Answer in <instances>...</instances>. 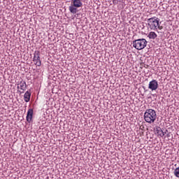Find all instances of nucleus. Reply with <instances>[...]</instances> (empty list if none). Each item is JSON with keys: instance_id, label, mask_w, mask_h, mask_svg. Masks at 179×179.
Returning <instances> with one entry per match:
<instances>
[{"instance_id": "obj_1", "label": "nucleus", "mask_w": 179, "mask_h": 179, "mask_svg": "<svg viewBox=\"0 0 179 179\" xmlns=\"http://www.w3.org/2000/svg\"><path fill=\"white\" fill-rule=\"evenodd\" d=\"M157 118V114L156 110L153 109H147L144 113V120L145 122L148 124H153L156 119Z\"/></svg>"}, {"instance_id": "obj_2", "label": "nucleus", "mask_w": 179, "mask_h": 179, "mask_svg": "<svg viewBox=\"0 0 179 179\" xmlns=\"http://www.w3.org/2000/svg\"><path fill=\"white\" fill-rule=\"evenodd\" d=\"M148 23V29H150V30H162L163 29V27L159 25V18H157L156 17L149 18L147 20Z\"/></svg>"}, {"instance_id": "obj_3", "label": "nucleus", "mask_w": 179, "mask_h": 179, "mask_svg": "<svg viewBox=\"0 0 179 179\" xmlns=\"http://www.w3.org/2000/svg\"><path fill=\"white\" fill-rule=\"evenodd\" d=\"M83 3H82V0H72L71 6L69 7V10L71 13L75 15V13H78V8H82Z\"/></svg>"}, {"instance_id": "obj_4", "label": "nucleus", "mask_w": 179, "mask_h": 179, "mask_svg": "<svg viewBox=\"0 0 179 179\" xmlns=\"http://www.w3.org/2000/svg\"><path fill=\"white\" fill-rule=\"evenodd\" d=\"M148 45V41L145 38L136 39L133 41V47L136 50H143Z\"/></svg>"}, {"instance_id": "obj_5", "label": "nucleus", "mask_w": 179, "mask_h": 179, "mask_svg": "<svg viewBox=\"0 0 179 179\" xmlns=\"http://www.w3.org/2000/svg\"><path fill=\"white\" fill-rule=\"evenodd\" d=\"M34 62L37 66H41V60L40 59V52H35L34 54Z\"/></svg>"}, {"instance_id": "obj_6", "label": "nucleus", "mask_w": 179, "mask_h": 179, "mask_svg": "<svg viewBox=\"0 0 179 179\" xmlns=\"http://www.w3.org/2000/svg\"><path fill=\"white\" fill-rule=\"evenodd\" d=\"M157 87H159V83H157V80H152L149 83L148 89H150V90H152V92H153L154 90H157Z\"/></svg>"}, {"instance_id": "obj_7", "label": "nucleus", "mask_w": 179, "mask_h": 179, "mask_svg": "<svg viewBox=\"0 0 179 179\" xmlns=\"http://www.w3.org/2000/svg\"><path fill=\"white\" fill-rule=\"evenodd\" d=\"M33 113L34 110L31 108H29L27 111L26 119L27 122L29 123L31 122V121L33 120Z\"/></svg>"}, {"instance_id": "obj_8", "label": "nucleus", "mask_w": 179, "mask_h": 179, "mask_svg": "<svg viewBox=\"0 0 179 179\" xmlns=\"http://www.w3.org/2000/svg\"><path fill=\"white\" fill-rule=\"evenodd\" d=\"M30 97H31V90H27L24 94V100L25 103L30 101Z\"/></svg>"}, {"instance_id": "obj_9", "label": "nucleus", "mask_w": 179, "mask_h": 179, "mask_svg": "<svg viewBox=\"0 0 179 179\" xmlns=\"http://www.w3.org/2000/svg\"><path fill=\"white\" fill-rule=\"evenodd\" d=\"M17 88H20L23 92L26 91V90L27 89V84H26V81H20V83L18 84Z\"/></svg>"}, {"instance_id": "obj_10", "label": "nucleus", "mask_w": 179, "mask_h": 179, "mask_svg": "<svg viewBox=\"0 0 179 179\" xmlns=\"http://www.w3.org/2000/svg\"><path fill=\"white\" fill-rule=\"evenodd\" d=\"M156 133L157 134L158 136H161V138H163V136L165 135L166 132L163 131L162 130V128L159 127H157L156 129Z\"/></svg>"}, {"instance_id": "obj_11", "label": "nucleus", "mask_w": 179, "mask_h": 179, "mask_svg": "<svg viewBox=\"0 0 179 179\" xmlns=\"http://www.w3.org/2000/svg\"><path fill=\"white\" fill-rule=\"evenodd\" d=\"M148 37L151 40H155L157 37V34L156 32L151 31L148 34Z\"/></svg>"}, {"instance_id": "obj_12", "label": "nucleus", "mask_w": 179, "mask_h": 179, "mask_svg": "<svg viewBox=\"0 0 179 179\" xmlns=\"http://www.w3.org/2000/svg\"><path fill=\"white\" fill-rule=\"evenodd\" d=\"M173 174L176 177H177L178 178H179V167L176 168L174 170Z\"/></svg>"}, {"instance_id": "obj_13", "label": "nucleus", "mask_w": 179, "mask_h": 179, "mask_svg": "<svg viewBox=\"0 0 179 179\" xmlns=\"http://www.w3.org/2000/svg\"><path fill=\"white\" fill-rule=\"evenodd\" d=\"M140 68L143 69V68H146V64L144 62H141L140 64Z\"/></svg>"}, {"instance_id": "obj_14", "label": "nucleus", "mask_w": 179, "mask_h": 179, "mask_svg": "<svg viewBox=\"0 0 179 179\" xmlns=\"http://www.w3.org/2000/svg\"><path fill=\"white\" fill-rule=\"evenodd\" d=\"M119 2H121V0H119Z\"/></svg>"}, {"instance_id": "obj_15", "label": "nucleus", "mask_w": 179, "mask_h": 179, "mask_svg": "<svg viewBox=\"0 0 179 179\" xmlns=\"http://www.w3.org/2000/svg\"><path fill=\"white\" fill-rule=\"evenodd\" d=\"M3 1H8V0H3Z\"/></svg>"}]
</instances>
